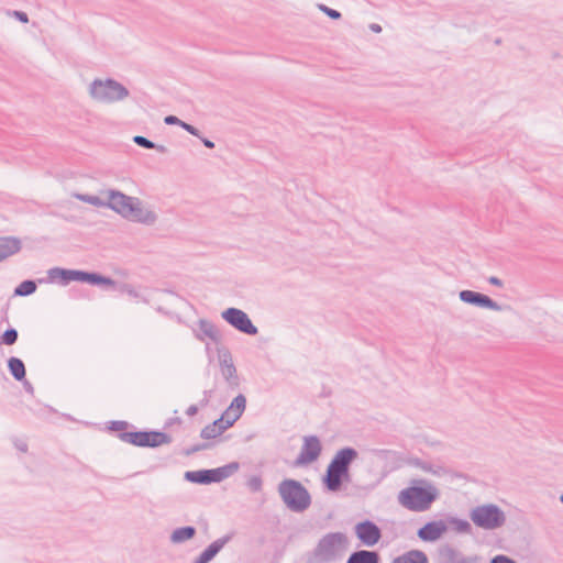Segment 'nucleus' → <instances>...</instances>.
I'll return each instance as SVG.
<instances>
[{"label":"nucleus","mask_w":563,"mask_h":563,"mask_svg":"<svg viewBox=\"0 0 563 563\" xmlns=\"http://www.w3.org/2000/svg\"><path fill=\"white\" fill-rule=\"evenodd\" d=\"M438 488L428 479H412L408 487L398 493V503L409 511L424 512L438 499Z\"/></svg>","instance_id":"f257e3e1"},{"label":"nucleus","mask_w":563,"mask_h":563,"mask_svg":"<svg viewBox=\"0 0 563 563\" xmlns=\"http://www.w3.org/2000/svg\"><path fill=\"white\" fill-rule=\"evenodd\" d=\"M357 456V451L352 446L336 451L322 476V484L327 490L338 492L344 482L350 481V466Z\"/></svg>","instance_id":"f03ea898"},{"label":"nucleus","mask_w":563,"mask_h":563,"mask_svg":"<svg viewBox=\"0 0 563 563\" xmlns=\"http://www.w3.org/2000/svg\"><path fill=\"white\" fill-rule=\"evenodd\" d=\"M106 207L121 214L123 218L141 222L144 224H153L157 216L151 210L143 209L139 198L130 197L119 190L111 189L108 194Z\"/></svg>","instance_id":"7ed1b4c3"},{"label":"nucleus","mask_w":563,"mask_h":563,"mask_svg":"<svg viewBox=\"0 0 563 563\" xmlns=\"http://www.w3.org/2000/svg\"><path fill=\"white\" fill-rule=\"evenodd\" d=\"M349 548V538L344 532H328L307 554V563H332L340 560Z\"/></svg>","instance_id":"20e7f679"},{"label":"nucleus","mask_w":563,"mask_h":563,"mask_svg":"<svg viewBox=\"0 0 563 563\" xmlns=\"http://www.w3.org/2000/svg\"><path fill=\"white\" fill-rule=\"evenodd\" d=\"M278 494L285 506L294 512H303L311 505L309 490L297 479L282 481L278 484Z\"/></svg>","instance_id":"39448f33"},{"label":"nucleus","mask_w":563,"mask_h":563,"mask_svg":"<svg viewBox=\"0 0 563 563\" xmlns=\"http://www.w3.org/2000/svg\"><path fill=\"white\" fill-rule=\"evenodd\" d=\"M90 97L101 103H113L125 99L129 89L113 78H96L89 86Z\"/></svg>","instance_id":"423d86ee"},{"label":"nucleus","mask_w":563,"mask_h":563,"mask_svg":"<svg viewBox=\"0 0 563 563\" xmlns=\"http://www.w3.org/2000/svg\"><path fill=\"white\" fill-rule=\"evenodd\" d=\"M468 517L477 528L484 530H496L506 522L505 511L498 505L492 503L472 508Z\"/></svg>","instance_id":"0eeeda50"},{"label":"nucleus","mask_w":563,"mask_h":563,"mask_svg":"<svg viewBox=\"0 0 563 563\" xmlns=\"http://www.w3.org/2000/svg\"><path fill=\"white\" fill-rule=\"evenodd\" d=\"M222 319L241 333L256 335L258 329L253 324L249 314L234 307L227 308L221 312Z\"/></svg>","instance_id":"6e6552de"},{"label":"nucleus","mask_w":563,"mask_h":563,"mask_svg":"<svg viewBox=\"0 0 563 563\" xmlns=\"http://www.w3.org/2000/svg\"><path fill=\"white\" fill-rule=\"evenodd\" d=\"M106 430L117 432L118 439L131 445L141 446L142 430L125 420H112L107 422Z\"/></svg>","instance_id":"1a4fd4ad"},{"label":"nucleus","mask_w":563,"mask_h":563,"mask_svg":"<svg viewBox=\"0 0 563 563\" xmlns=\"http://www.w3.org/2000/svg\"><path fill=\"white\" fill-rule=\"evenodd\" d=\"M246 408V397L243 394H239L233 398L230 406L221 413V416L214 420L218 427L224 432L231 428L243 415Z\"/></svg>","instance_id":"9d476101"},{"label":"nucleus","mask_w":563,"mask_h":563,"mask_svg":"<svg viewBox=\"0 0 563 563\" xmlns=\"http://www.w3.org/2000/svg\"><path fill=\"white\" fill-rule=\"evenodd\" d=\"M354 533L362 545L372 548L382 539V529L371 519H364L354 526Z\"/></svg>","instance_id":"9b49d317"},{"label":"nucleus","mask_w":563,"mask_h":563,"mask_svg":"<svg viewBox=\"0 0 563 563\" xmlns=\"http://www.w3.org/2000/svg\"><path fill=\"white\" fill-rule=\"evenodd\" d=\"M322 451L320 439L314 435H307L303 438L300 453L296 457L294 465L302 466L313 463L318 460Z\"/></svg>","instance_id":"f8f14e48"},{"label":"nucleus","mask_w":563,"mask_h":563,"mask_svg":"<svg viewBox=\"0 0 563 563\" xmlns=\"http://www.w3.org/2000/svg\"><path fill=\"white\" fill-rule=\"evenodd\" d=\"M459 298L464 303L483 308V309H489L494 311H500L503 308L501 306L493 300L489 296L474 291V290H461L459 294Z\"/></svg>","instance_id":"ddd939ff"},{"label":"nucleus","mask_w":563,"mask_h":563,"mask_svg":"<svg viewBox=\"0 0 563 563\" xmlns=\"http://www.w3.org/2000/svg\"><path fill=\"white\" fill-rule=\"evenodd\" d=\"M219 362L221 374L229 388L236 389L240 386V378L231 352L229 350L219 351Z\"/></svg>","instance_id":"4468645a"},{"label":"nucleus","mask_w":563,"mask_h":563,"mask_svg":"<svg viewBox=\"0 0 563 563\" xmlns=\"http://www.w3.org/2000/svg\"><path fill=\"white\" fill-rule=\"evenodd\" d=\"M448 531L443 519L426 522L417 530V537L423 542H435Z\"/></svg>","instance_id":"2eb2a0df"},{"label":"nucleus","mask_w":563,"mask_h":563,"mask_svg":"<svg viewBox=\"0 0 563 563\" xmlns=\"http://www.w3.org/2000/svg\"><path fill=\"white\" fill-rule=\"evenodd\" d=\"M78 269H69L64 267H52L47 271V276L45 278H40L37 282L40 284H59L62 286H67L71 282H76Z\"/></svg>","instance_id":"dca6fc26"},{"label":"nucleus","mask_w":563,"mask_h":563,"mask_svg":"<svg viewBox=\"0 0 563 563\" xmlns=\"http://www.w3.org/2000/svg\"><path fill=\"white\" fill-rule=\"evenodd\" d=\"M197 325L198 329L194 330V334L197 340L203 342L206 339H209L216 344L221 342V333L213 322L207 319H199Z\"/></svg>","instance_id":"f3484780"},{"label":"nucleus","mask_w":563,"mask_h":563,"mask_svg":"<svg viewBox=\"0 0 563 563\" xmlns=\"http://www.w3.org/2000/svg\"><path fill=\"white\" fill-rule=\"evenodd\" d=\"M173 438L161 430L145 429L142 430V440L140 448L155 449L164 444L172 443Z\"/></svg>","instance_id":"a211bd4d"},{"label":"nucleus","mask_w":563,"mask_h":563,"mask_svg":"<svg viewBox=\"0 0 563 563\" xmlns=\"http://www.w3.org/2000/svg\"><path fill=\"white\" fill-rule=\"evenodd\" d=\"M231 534H225L211 542L192 563H209L217 554L223 549V547L231 540Z\"/></svg>","instance_id":"6ab92c4d"},{"label":"nucleus","mask_w":563,"mask_h":563,"mask_svg":"<svg viewBox=\"0 0 563 563\" xmlns=\"http://www.w3.org/2000/svg\"><path fill=\"white\" fill-rule=\"evenodd\" d=\"M240 468V463L236 461L230 462L217 468H208L209 485L213 483H221L229 478Z\"/></svg>","instance_id":"aec40b11"},{"label":"nucleus","mask_w":563,"mask_h":563,"mask_svg":"<svg viewBox=\"0 0 563 563\" xmlns=\"http://www.w3.org/2000/svg\"><path fill=\"white\" fill-rule=\"evenodd\" d=\"M22 249V242L16 236L0 238V262L19 253Z\"/></svg>","instance_id":"412c9836"},{"label":"nucleus","mask_w":563,"mask_h":563,"mask_svg":"<svg viewBox=\"0 0 563 563\" xmlns=\"http://www.w3.org/2000/svg\"><path fill=\"white\" fill-rule=\"evenodd\" d=\"M82 283L89 284L91 286L98 287H115L117 282L109 276H104L98 272H87L85 271Z\"/></svg>","instance_id":"4be33fe9"},{"label":"nucleus","mask_w":563,"mask_h":563,"mask_svg":"<svg viewBox=\"0 0 563 563\" xmlns=\"http://www.w3.org/2000/svg\"><path fill=\"white\" fill-rule=\"evenodd\" d=\"M380 556L376 551L356 550L350 554L346 563H379Z\"/></svg>","instance_id":"5701e85b"},{"label":"nucleus","mask_w":563,"mask_h":563,"mask_svg":"<svg viewBox=\"0 0 563 563\" xmlns=\"http://www.w3.org/2000/svg\"><path fill=\"white\" fill-rule=\"evenodd\" d=\"M391 563H429V559L422 550L412 549L396 556Z\"/></svg>","instance_id":"b1692460"},{"label":"nucleus","mask_w":563,"mask_h":563,"mask_svg":"<svg viewBox=\"0 0 563 563\" xmlns=\"http://www.w3.org/2000/svg\"><path fill=\"white\" fill-rule=\"evenodd\" d=\"M7 366L10 375L18 382V380H25L26 376V368L24 365V362L16 357V356H10L7 361Z\"/></svg>","instance_id":"393cba45"},{"label":"nucleus","mask_w":563,"mask_h":563,"mask_svg":"<svg viewBox=\"0 0 563 563\" xmlns=\"http://www.w3.org/2000/svg\"><path fill=\"white\" fill-rule=\"evenodd\" d=\"M196 528L194 526H184L176 528L170 534V541L173 543H183L196 536Z\"/></svg>","instance_id":"a878e982"},{"label":"nucleus","mask_w":563,"mask_h":563,"mask_svg":"<svg viewBox=\"0 0 563 563\" xmlns=\"http://www.w3.org/2000/svg\"><path fill=\"white\" fill-rule=\"evenodd\" d=\"M463 554L451 547L450 544H445L439 549V558L441 563H457Z\"/></svg>","instance_id":"bb28decb"},{"label":"nucleus","mask_w":563,"mask_h":563,"mask_svg":"<svg viewBox=\"0 0 563 563\" xmlns=\"http://www.w3.org/2000/svg\"><path fill=\"white\" fill-rule=\"evenodd\" d=\"M184 479L198 485H209L208 468L187 471L184 474Z\"/></svg>","instance_id":"cd10ccee"},{"label":"nucleus","mask_w":563,"mask_h":563,"mask_svg":"<svg viewBox=\"0 0 563 563\" xmlns=\"http://www.w3.org/2000/svg\"><path fill=\"white\" fill-rule=\"evenodd\" d=\"M444 521H446V526L450 525L457 533L467 534L472 532V526L466 519L448 516Z\"/></svg>","instance_id":"c85d7f7f"},{"label":"nucleus","mask_w":563,"mask_h":563,"mask_svg":"<svg viewBox=\"0 0 563 563\" xmlns=\"http://www.w3.org/2000/svg\"><path fill=\"white\" fill-rule=\"evenodd\" d=\"M164 122L167 125H179L185 131H187L189 134H191L194 136H200V131L196 126L180 120L176 115L169 114V115L165 117Z\"/></svg>","instance_id":"c756f323"},{"label":"nucleus","mask_w":563,"mask_h":563,"mask_svg":"<svg viewBox=\"0 0 563 563\" xmlns=\"http://www.w3.org/2000/svg\"><path fill=\"white\" fill-rule=\"evenodd\" d=\"M37 285L33 279H25L21 282L13 291L14 296L18 297H27L33 295L36 291Z\"/></svg>","instance_id":"7c9ffc66"},{"label":"nucleus","mask_w":563,"mask_h":563,"mask_svg":"<svg viewBox=\"0 0 563 563\" xmlns=\"http://www.w3.org/2000/svg\"><path fill=\"white\" fill-rule=\"evenodd\" d=\"M222 433L223 431L218 427V423L213 421L207 424L205 428H202V430L200 431V438L207 440L208 442L209 440L216 439Z\"/></svg>","instance_id":"2f4dec72"},{"label":"nucleus","mask_w":563,"mask_h":563,"mask_svg":"<svg viewBox=\"0 0 563 563\" xmlns=\"http://www.w3.org/2000/svg\"><path fill=\"white\" fill-rule=\"evenodd\" d=\"M19 338L18 330L13 327H9L0 336V344L13 345Z\"/></svg>","instance_id":"473e14b6"},{"label":"nucleus","mask_w":563,"mask_h":563,"mask_svg":"<svg viewBox=\"0 0 563 563\" xmlns=\"http://www.w3.org/2000/svg\"><path fill=\"white\" fill-rule=\"evenodd\" d=\"M77 199H79L82 202H87L89 205H92L95 207H106V201L102 200L98 196L88 195V194H77L75 196Z\"/></svg>","instance_id":"72a5a7b5"},{"label":"nucleus","mask_w":563,"mask_h":563,"mask_svg":"<svg viewBox=\"0 0 563 563\" xmlns=\"http://www.w3.org/2000/svg\"><path fill=\"white\" fill-rule=\"evenodd\" d=\"M213 446V443L212 442H201V443H196L194 445H190L188 448H185L183 451H181V454L185 455V456H190L199 451H203V450H209Z\"/></svg>","instance_id":"f704fd0d"},{"label":"nucleus","mask_w":563,"mask_h":563,"mask_svg":"<svg viewBox=\"0 0 563 563\" xmlns=\"http://www.w3.org/2000/svg\"><path fill=\"white\" fill-rule=\"evenodd\" d=\"M318 9L323 12L327 16H329L331 20H340L342 14L340 11L329 8L328 5L323 3L318 4Z\"/></svg>","instance_id":"c9c22d12"},{"label":"nucleus","mask_w":563,"mask_h":563,"mask_svg":"<svg viewBox=\"0 0 563 563\" xmlns=\"http://www.w3.org/2000/svg\"><path fill=\"white\" fill-rule=\"evenodd\" d=\"M114 288L118 289L121 294H126L128 296H130L132 298H139L140 297L139 292L130 284H125V283L124 284H120L119 286L117 285Z\"/></svg>","instance_id":"e433bc0d"},{"label":"nucleus","mask_w":563,"mask_h":563,"mask_svg":"<svg viewBox=\"0 0 563 563\" xmlns=\"http://www.w3.org/2000/svg\"><path fill=\"white\" fill-rule=\"evenodd\" d=\"M247 487L254 492V493H257L262 489L263 487V481H262V477L258 476V475H253L249 481H247Z\"/></svg>","instance_id":"4c0bfd02"},{"label":"nucleus","mask_w":563,"mask_h":563,"mask_svg":"<svg viewBox=\"0 0 563 563\" xmlns=\"http://www.w3.org/2000/svg\"><path fill=\"white\" fill-rule=\"evenodd\" d=\"M133 142L143 147V148H146V150H152L154 146H155V143L151 140H148L147 137L145 136H142V135H135L133 137Z\"/></svg>","instance_id":"58836bf2"},{"label":"nucleus","mask_w":563,"mask_h":563,"mask_svg":"<svg viewBox=\"0 0 563 563\" xmlns=\"http://www.w3.org/2000/svg\"><path fill=\"white\" fill-rule=\"evenodd\" d=\"M489 563H517V562L508 555L497 554L490 559Z\"/></svg>","instance_id":"ea45409f"},{"label":"nucleus","mask_w":563,"mask_h":563,"mask_svg":"<svg viewBox=\"0 0 563 563\" xmlns=\"http://www.w3.org/2000/svg\"><path fill=\"white\" fill-rule=\"evenodd\" d=\"M213 391H214L213 389H209V390H205V391H203V397H202V399L199 401V406H200L201 408H205V407H207V406L209 405V402H210V398L212 397Z\"/></svg>","instance_id":"a19ab883"},{"label":"nucleus","mask_w":563,"mask_h":563,"mask_svg":"<svg viewBox=\"0 0 563 563\" xmlns=\"http://www.w3.org/2000/svg\"><path fill=\"white\" fill-rule=\"evenodd\" d=\"M12 15L20 21L21 23H27L29 22V15L24 11L14 10L12 11Z\"/></svg>","instance_id":"79ce46f5"},{"label":"nucleus","mask_w":563,"mask_h":563,"mask_svg":"<svg viewBox=\"0 0 563 563\" xmlns=\"http://www.w3.org/2000/svg\"><path fill=\"white\" fill-rule=\"evenodd\" d=\"M19 383L22 384L24 390L31 395V396H34V387L33 385L29 382V379L25 377V380H18Z\"/></svg>","instance_id":"37998d69"},{"label":"nucleus","mask_w":563,"mask_h":563,"mask_svg":"<svg viewBox=\"0 0 563 563\" xmlns=\"http://www.w3.org/2000/svg\"><path fill=\"white\" fill-rule=\"evenodd\" d=\"M479 558L477 555L474 556H464L462 555L457 563H478Z\"/></svg>","instance_id":"c03bdc74"},{"label":"nucleus","mask_w":563,"mask_h":563,"mask_svg":"<svg viewBox=\"0 0 563 563\" xmlns=\"http://www.w3.org/2000/svg\"><path fill=\"white\" fill-rule=\"evenodd\" d=\"M416 465L426 472H432V465L428 462L417 460Z\"/></svg>","instance_id":"a18cd8bd"},{"label":"nucleus","mask_w":563,"mask_h":563,"mask_svg":"<svg viewBox=\"0 0 563 563\" xmlns=\"http://www.w3.org/2000/svg\"><path fill=\"white\" fill-rule=\"evenodd\" d=\"M488 283L493 286H496V287H503L504 283L500 278H498L497 276H490L488 279Z\"/></svg>","instance_id":"49530a36"},{"label":"nucleus","mask_w":563,"mask_h":563,"mask_svg":"<svg viewBox=\"0 0 563 563\" xmlns=\"http://www.w3.org/2000/svg\"><path fill=\"white\" fill-rule=\"evenodd\" d=\"M199 405H190L187 410H186V413L188 416H195L197 415L198 410H199Z\"/></svg>","instance_id":"de8ad7c7"},{"label":"nucleus","mask_w":563,"mask_h":563,"mask_svg":"<svg viewBox=\"0 0 563 563\" xmlns=\"http://www.w3.org/2000/svg\"><path fill=\"white\" fill-rule=\"evenodd\" d=\"M183 422L181 418L179 417H174V418H169L166 422H165V428H168L169 426L174 424V423H178L180 424Z\"/></svg>","instance_id":"09e8293b"},{"label":"nucleus","mask_w":563,"mask_h":563,"mask_svg":"<svg viewBox=\"0 0 563 563\" xmlns=\"http://www.w3.org/2000/svg\"><path fill=\"white\" fill-rule=\"evenodd\" d=\"M201 142L203 143V145L207 147V148H214V142H212L211 140L207 139V137H202L201 135L198 136Z\"/></svg>","instance_id":"8fccbe9b"},{"label":"nucleus","mask_w":563,"mask_h":563,"mask_svg":"<svg viewBox=\"0 0 563 563\" xmlns=\"http://www.w3.org/2000/svg\"><path fill=\"white\" fill-rule=\"evenodd\" d=\"M152 150H156L157 152L163 153V154L167 153V151H168L165 145L157 144V143H155V146Z\"/></svg>","instance_id":"3c124183"},{"label":"nucleus","mask_w":563,"mask_h":563,"mask_svg":"<svg viewBox=\"0 0 563 563\" xmlns=\"http://www.w3.org/2000/svg\"><path fill=\"white\" fill-rule=\"evenodd\" d=\"M69 292H70V297L75 298V299H77V298H79L81 296L80 290L78 288H75V287H73L69 290Z\"/></svg>","instance_id":"603ef678"},{"label":"nucleus","mask_w":563,"mask_h":563,"mask_svg":"<svg viewBox=\"0 0 563 563\" xmlns=\"http://www.w3.org/2000/svg\"><path fill=\"white\" fill-rule=\"evenodd\" d=\"M15 448L21 452L27 451V444L25 442H16Z\"/></svg>","instance_id":"864d4df0"},{"label":"nucleus","mask_w":563,"mask_h":563,"mask_svg":"<svg viewBox=\"0 0 563 563\" xmlns=\"http://www.w3.org/2000/svg\"><path fill=\"white\" fill-rule=\"evenodd\" d=\"M369 29H371V31H373L375 33L382 32V26L379 24H377V23H372L369 25Z\"/></svg>","instance_id":"5fc2aeb1"},{"label":"nucleus","mask_w":563,"mask_h":563,"mask_svg":"<svg viewBox=\"0 0 563 563\" xmlns=\"http://www.w3.org/2000/svg\"><path fill=\"white\" fill-rule=\"evenodd\" d=\"M84 273H85V271L78 269L77 276H76L77 283H82Z\"/></svg>","instance_id":"6e6d98bb"},{"label":"nucleus","mask_w":563,"mask_h":563,"mask_svg":"<svg viewBox=\"0 0 563 563\" xmlns=\"http://www.w3.org/2000/svg\"><path fill=\"white\" fill-rule=\"evenodd\" d=\"M43 409L45 411L49 412V413H55L56 412V410L53 407H51V406H44Z\"/></svg>","instance_id":"4d7b16f0"},{"label":"nucleus","mask_w":563,"mask_h":563,"mask_svg":"<svg viewBox=\"0 0 563 563\" xmlns=\"http://www.w3.org/2000/svg\"><path fill=\"white\" fill-rule=\"evenodd\" d=\"M560 501L563 504V494L560 496Z\"/></svg>","instance_id":"13d9d810"}]
</instances>
